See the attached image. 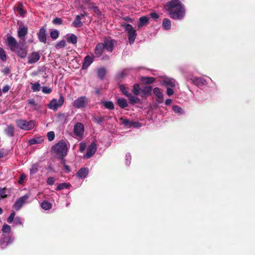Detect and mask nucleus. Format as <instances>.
<instances>
[{"label": "nucleus", "mask_w": 255, "mask_h": 255, "mask_svg": "<svg viewBox=\"0 0 255 255\" xmlns=\"http://www.w3.org/2000/svg\"><path fill=\"white\" fill-rule=\"evenodd\" d=\"M88 103L87 98L85 96H81L76 99L73 103V107L77 108H85Z\"/></svg>", "instance_id": "0eeeda50"}, {"label": "nucleus", "mask_w": 255, "mask_h": 255, "mask_svg": "<svg viewBox=\"0 0 255 255\" xmlns=\"http://www.w3.org/2000/svg\"><path fill=\"white\" fill-rule=\"evenodd\" d=\"M153 93L156 97V102L158 104H161L163 102V95L160 89L155 87L153 90Z\"/></svg>", "instance_id": "4468645a"}, {"label": "nucleus", "mask_w": 255, "mask_h": 255, "mask_svg": "<svg viewBox=\"0 0 255 255\" xmlns=\"http://www.w3.org/2000/svg\"><path fill=\"white\" fill-rule=\"evenodd\" d=\"M131 159V154L129 153H128L126 155V163L127 165H128L130 163V160Z\"/></svg>", "instance_id": "5fc2aeb1"}, {"label": "nucleus", "mask_w": 255, "mask_h": 255, "mask_svg": "<svg viewBox=\"0 0 255 255\" xmlns=\"http://www.w3.org/2000/svg\"><path fill=\"white\" fill-rule=\"evenodd\" d=\"M97 150V145L94 142L92 143L87 148V152L84 155V157L87 159L91 158Z\"/></svg>", "instance_id": "9d476101"}, {"label": "nucleus", "mask_w": 255, "mask_h": 255, "mask_svg": "<svg viewBox=\"0 0 255 255\" xmlns=\"http://www.w3.org/2000/svg\"><path fill=\"white\" fill-rule=\"evenodd\" d=\"M120 88L121 91L126 97H128V96L130 95V93L127 91L126 88L124 86L120 85Z\"/></svg>", "instance_id": "09e8293b"}, {"label": "nucleus", "mask_w": 255, "mask_h": 255, "mask_svg": "<svg viewBox=\"0 0 255 255\" xmlns=\"http://www.w3.org/2000/svg\"><path fill=\"white\" fill-rule=\"evenodd\" d=\"M105 116L103 117H93V119L94 122L96 123L97 124L101 125L103 121L105 120Z\"/></svg>", "instance_id": "58836bf2"}, {"label": "nucleus", "mask_w": 255, "mask_h": 255, "mask_svg": "<svg viewBox=\"0 0 255 255\" xmlns=\"http://www.w3.org/2000/svg\"><path fill=\"white\" fill-rule=\"evenodd\" d=\"M173 111L177 114H180V115H183L184 114V112L183 109L178 106H174L172 107Z\"/></svg>", "instance_id": "ea45409f"}, {"label": "nucleus", "mask_w": 255, "mask_h": 255, "mask_svg": "<svg viewBox=\"0 0 255 255\" xmlns=\"http://www.w3.org/2000/svg\"><path fill=\"white\" fill-rule=\"evenodd\" d=\"M28 104L33 106H36V104L35 103V101L34 99H31L28 100Z\"/></svg>", "instance_id": "338daca9"}, {"label": "nucleus", "mask_w": 255, "mask_h": 255, "mask_svg": "<svg viewBox=\"0 0 255 255\" xmlns=\"http://www.w3.org/2000/svg\"><path fill=\"white\" fill-rule=\"evenodd\" d=\"M140 88L138 84H135L133 86V93L136 96L139 95L140 92Z\"/></svg>", "instance_id": "4c0bfd02"}, {"label": "nucleus", "mask_w": 255, "mask_h": 255, "mask_svg": "<svg viewBox=\"0 0 255 255\" xmlns=\"http://www.w3.org/2000/svg\"><path fill=\"white\" fill-rule=\"evenodd\" d=\"M9 90V86L8 85H5L2 88V91L3 93H5L8 92Z\"/></svg>", "instance_id": "69168bd1"}, {"label": "nucleus", "mask_w": 255, "mask_h": 255, "mask_svg": "<svg viewBox=\"0 0 255 255\" xmlns=\"http://www.w3.org/2000/svg\"><path fill=\"white\" fill-rule=\"evenodd\" d=\"M26 176L24 174H21L19 177V180L18 181V183L19 184H21L23 183L24 180L25 179Z\"/></svg>", "instance_id": "680f3d73"}, {"label": "nucleus", "mask_w": 255, "mask_h": 255, "mask_svg": "<svg viewBox=\"0 0 255 255\" xmlns=\"http://www.w3.org/2000/svg\"><path fill=\"white\" fill-rule=\"evenodd\" d=\"M149 15L151 17V18L155 20L159 18L158 14L156 12H151L149 14Z\"/></svg>", "instance_id": "052dcab7"}, {"label": "nucleus", "mask_w": 255, "mask_h": 255, "mask_svg": "<svg viewBox=\"0 0 255 255\" xmlns=\"http://www.w3.org/2000/svg\"><path fill=\"white\" fill-rule=\"evenodd\" d=\"M131 127H133L135 128H139L142 126V124L138 122L131 121Z\"/></svg>", "instance_id": "864d4df0"}, {"label": "nucleus", "mask_w": 255, "mask_h": 255, "mask_svg": "<svg viewBox=\"0 0 255 255\" xmlns=\"http://www.w3.org/2000/svg\"><path fill=\"white\" fill-rule=\"evenodd\" d=\"M14 241V238L10 236L3 237L0 240V247L3 249L8 245L11 244Z\"/></svg>", "instance_id": "9b49d317"}, {"label": "nucleus", "mask_w": 255, "mask_h": 255, "mask_svg": "<svg viewBox=\"0 0 255 255\" xmlns=\"http://www.w3.org/2000/svg\"><path fill=\"white\" fill-rule=\"evenodd\" d=\"M17 126L21 129L29 130L33 129L35 126V122L33 120L28 122L24 120L16 121Z\"/></svg>", "instance_id": "39448f33"}, {"label": "nucleus", "mask_w": 255, "mask_h": 255, "mask_svg": "<svg viewBox=\"0 0 255 255\" xmlns=\"http://www.w3.org/2000/svg\"><path fill=\"white\" fill-rule=\"evenodd\" d=\"M59 32L57 30H54L50 32V36L53 39H56L58 37Z\"/></svg>", "instance_id": "a18cd8bd"}, {"label": "nucleus", "mask_w": 255, "mask_h": 255, "mask_svg": "<svg viewBox=\"0 0 255 255\" xmlns=\"http://www.w3.org/2000/svg\"><path fill=\"white\" fill-rule=\"evenodd\" d=\"M11 230V227L9 225H4L2 227V231L4 233H8Z\"/></svg>", "instance_id": "49530a36"}, {"label": "nucleus", "mask_w": 255, "mask_h": 255, "mask_svg": "<svg viewBox=\"0 0 255 255\" xmlns=\"http://www.w3.org/2000/svg\"><path fill=\"white\" fill-rule=\"evenodd\" d=\"M171 21L168 18H164L162 21V27L164 30H169L171 28Z\"/></svg>", "instance_id": "bb28decb"}, {"label": "nucleus", "mask_w": 255, "mask_h": 255, "mask_svg": "<svg viewBox=\"0 0 255 255\" xmlns=\"http://www.w3.org/2000/svg\"><path fill=\"white\" fill-rule=\"evenodd\" d=\"M55 181V180L54 177H49L47 178V183L48 185H52L54 184V182Z\"/></svg>", "instance_id": "6e6d98bb"}, {"label": "nucleus", "mask_w": 255, "mask_h": 255, "mask_svg": "<svg viewBox=\"0 0 255 255\" xmlns=\"http://www.w3.org/2000/svg\"><path fill=\"white\" fill-rule=\"evenodd\" d=\"M101 103L108 110H112L115 108L114 104L112 101H102Z\"/></svg>", "instance_id": "a878e982"}, {"label": "nucleus", "mask_w": 255, "mask_h": 255, "mask_svg": "<svg viewBox=\"0 0 255 255\" xmlns=\"http://www.w3.org/2000/svg\"><path fill=\"white\" fill-rule=\"evenodd\" d=\"M37 36L39 40L42 43H45L46 42V29L44 27H41L39 32L37 33Z\"/></svg>", "instance_id": "6ab92c4d"}, {"label": "nucleus", "mask_w": 255, "mask_h": 255, "mask_svg": "<svg viewBox=\"0 0 255 255\" xmlns=\"http://www.w3.org/2000/svg\"><path fill=\"white\" fill-rule=\"evenodd\" d=\"M95 56L87 55L84 59V62L82 65L83 69H86L93 62Z\"/></svg>", "instance_id": "f3484780"}, {"label": "nucleus", "mask_w": 255, "mask_h": 255, "mask_svg": "<svg viewBox=\"0 0 255 255\" xmlns=\"http://www.w3.org/2000/svg\"><path fill=\"white\" fill-rule=\"evenodd\" d=\"M120 121L121 122V123L124 125L125 127H126L128 128H131V121H130L127 119H124V118H120Z\"/></svg>", "instance_id": "2f4dec72"}, {"label": "nucleus", "mask_w": 255, "mask_h": 255, "mask_svg": "<svg viewBox=\"0 0 255 255\" xmlns=\"http://www.w3.org/2000/svg\"><path fill=\"white\" fill-rule=\"evenodd\" d=\"M173 87H168L167 88L166 94L168 96H171L174 94V91L172 89Z\"/></svg>", "instance_id": "4d7b16f0"}, {"label": "nucleus", "mask_w": 255, "mask_h": 255, "mask_svg": "<svg viewBox=\"0 0 255 255\" xmlns=\"http://www.w3.org/2000/svg\"><path fill=\"white\" fill-rule=\"evenodd\" d=\"M14 131V127L11 125H8L4 130L5 134L8 137L13 136Z\"/></svg>", "instance_id": "b1692460"}, {"label": "nucleus", "mask_w": 255, "mask_h": 255, "mask_svg": "<svg viewBox=\"0 0 255 255\" xmlns=\"http://www.w3.org/2000/svg\"><path fill=\"white\" fill-rule=\"evenodd\" d=\"M89 174V169L88 168L83 167L80 169L77 172V176L80 178H85Z\"/></svg>", "instance_id": "5701e85b"}, {"label": "nucleus", "mask_w": 255, "mask_h": 255, "mask_svg": "<svg viewBox=\"0 0 255 255\" xmlns=\"http://www.w3.org/2000/svg\"><path fill=\"white\" fill-rule=\"evenodd\" d=\"M31 88L33 92H37L39 91L41 88L39 82L38 81L34 83H31Z\"/></svg>", "instance_id": "f704fd0d"}, {"label": "nucleus", "mask_w": 255, "mask_h": 255, "mask_svg": "<svg viewBox=\"0 0 255 255\" xmlns=\"http://www.w3.org/2000/svg\"><path fill=\"white\" fill-rule=\"evenodd\" d=\"M104 50L103 43H98L95 47L94 50L95 57L99 58L102 55Z\"/></svg>", "instance_id": "a211bd4d"}, {"label": "nucleus", "mask_w": 255, "mask_h": 255, "mask_svg": "<svg viewBox=\"0 0 255 255\" xmlns=\"http://www.w3.org/2000/svg\"><path fill=\"white\" fill-rule=\"evenodd\" d=\"M125 29V31L128 33V42L130 45L132 44L137 36L136 30L133 26L130 24H123Z\"/></svg>", "instance_id": "20e7f679"}, {"label": "nucleus", "mask_w": 255, "mask_h": 255, "mask_svg": "<svg viewBox=\"0 0 255 255\" xmlns=\"http://www.w3.org/2000/svg\"><path fill=\"white\" fill-rule=\"evenodd\" d=\"M64 102V98L62 95H60L58 100L55 98L52 99L47 107L49 109L56 111L63 105Z\"/></svg>", "instance_id": "423d86ee"}, {"label": "nucleus", "mask_w": 255, "mask_h": 255, "mask_svg": "<svg viewBox=\"0 0 255 255\" xmlns=\"http://www.w3.org/2000/svg\"><path fill=\"white\" fill-rule=\"evenodd\" d=\"M164 8L173 19L181 20L185 16V8L181 0H171L166 3Z\"/></svg>", "instance_id": "f257e3e1"}, {"label": "nucleus", "mask_w": 255, "mask_h": 255, "mask_svg": "<svg viewBox=\"0 0 255 255\" xmlns=\"http://www.w3.org/2000/svg\"><path fill=\"white\" fill-rule=\"evenodd\" d=\"M14 223L15 225H22L21 219L19 217H16Z\"/></svg>", "instance_id": "13d9d810"}, {"label": "nucleus", "mask_w": 255, "mask_h": 255, "mask_svg": "<svg viewBox=\"0 0 255 255\" xmlns=\"http://www.w3.org/2000/svg\"><path fill=\"white\" fill-rule=\"evenodd\" d=\"M128 98L130 103L132 104L137 103L139 102V99L136 96L131 95L130 93V95L128 96Z\"/></svg>", "instance_id": "e433bc0d"}, {"label": "nucleus", "mask_w": 255, "mask_h": 255, "mask_svg": "<svg viewBox=\"0 0 255 255\" xmlns=\"http://www.w3.org/2000/svg\"><path fill=\"white\" fill-rule=\"evenodd\" d=\"M73 132L76 137L82 138L84 132V127L83 124L81 123H76L74 126Z\"/></svg>", "instance_id": "6e6552de"}, {"label": "nucleus", "mask_w": 255, "mask_h": 255, "mask_svg": "<svg viewBox=\"0 0 255 255\" xmlns=\"http://www.w3.org/2000/svg\"><path fill=\"white\" fill-rule=\"evenodd\" d=\"M47 138L49 141H52L54 139L55 134L53 131H49L47 134Z\"/></svg>", "instance_id": "8fccbe9b"}, {"label": "nucleus", "mask_w": 255, "mask_h": 255, "mask_svg": "<svg viewBox=\"0 0 255 255\" xmlns=\"http://www.w3.org/2000/svg\"><path fill=\"white\" fill-rule=\"evenodd\" d=\"M7 45L10 50L15 52L18 56L21 58L26 57L27 54V47L23 44L20 45L13 37H7Z\"/></svg>", "instance_id": "f03ea898"}, {"label": "nucleus", "mask_w": 255, "mask_h": 255, "mask_svg": "<svg viewBox=\"0 0 255 255\" xmlns=\"http://www.w3.org/2000/svg\"><path fill=\"white\" fill-rule=\"evenodd\" d=\"M66 45V41L65 40H62L56 43L55 47L56 48H61L64 47Z\"/></svg>", "instance_id": "c03bdc74"}, {"label": "nucleus", "mask_w": 255, "mask_h": 255, "mask_svg": "<svg viewBox=\"0 0 255 255\" xmlns=\"http://www.w3.org/2000/svg\"><path fill=\"white\" fill-rule=\"evenodd\" d=\"M97 73L98 77L101 79H103L106 74V69L104 67L100 68L98 69Z\"/></svg>", "instance_id": "72a5a7b5"}, {"label": "nucleus", "mask_w": 255, "mask_h": 255, "mask_svg": "<svg viewBox=\"0 0 255 255\" xmlns=\"http://www.w3.org/2000/svg\"><path fill=\"white\" fill-rule=\"evenodd\" d=\"M114 42V40L105 41L103 43L104 49H106L108 52H111L113 50Z\"/></svg>", "instance_id": "4be33fe9"}, {"label": "nucleus", "mask_w": 255, "mask_h": 255, "mask_svg": "<svg viewBox=\"0 0 255 255\" xmlns=\"http://www.w3.org/2000/svg\"><path fill=\"white\" fill-rule=\"evenodd\" d=\"M73 26L75 27H79L82 26L83 23L81 21V19L80 18V16L77 15L76 16L75 19L73 22Z\"/></svg>", "instance_id": "c85d7f7f"}, {"label": "nucleus", "mask_w": 255, "mask_h": 255, "mask_svg": "<svg viewBox=\"0 0 255 255\" xmlns=\"http://www.w3.org/2000/svg\"><path fill=\"white\" fill-rule=\"evenodd\" d=\"M67 41L69 43H71L73 44H75L77 42V37L74 34H71L67 38Z\"/></svg>", "instance_id": "7c9ffc66"}, {"label": "nucleus", "mask_w": 255, "mask_h": 255, "mask_svg": "<svg viewBox=\"0 0 255 255\" xmlns=\"http://www.w3.org/2000/svg\"><path fill=\"white\" fill-rule=\"evenodd\" d=\"M162 84L166 88L175 87L177 84V82L173 79L170 78H165L162 80Z\"/></svg>", "instance_id": "2eb2a0df"}, {"label": "nucleus", "mask_w": 255, "mask_h": 255, "mask_svg": "<svg viewBox=\"0 0 255 255\" xmlns=\"http://www.w3.org/2000/svg\"><path fill=\"white\" fill-rule=\"evenodd\" d=\"M5 191L4 189L0 188V197L3 198L5 196Z\"/></svg>", "instance_id": "0e129e2a"}, {"label": "nucleus", "mask_w": 255, "mask_h": 255, "mask_svg": "<svg viewBox=\"0 0 255 255\" xmlns=\"http://www.w3.org/2000/svg\"><path fill=\"white\" fill-rule=\"evenodd\" d=\"M149 18L146 16H143L139 18L137 23V27L140 28L149 23Z\"/></svg>", "instance_id": "412c9836"}, {"label": "nucleus", "mask_w": 255, "mask_h": 255, "mask_svg": "<svg viewBox=\"0 0 255 255\" xmlns=\"http://www.w3.org/2000/svg\"><path fill=\"white\" fill-rule=\"evenodd\" d=\"M117 103L120 107L124 109L128 106L127 100L124 98H119L117 100Z\"/></svg>", "instance_id": "cd10ccee"}, {"label": "nucleus", "mask_w": 255, "mask_h": 255, "mask_svg": "<svg viewBox=\"0 0 255 255\" xmlns=\"http://www.w3.org/2000/svg\"><path fill=\"white\" fill-rule=\"evenodd\" d=\"M56 157L60 159V162H61V164H63L64 166L66 164V163H65V160L64 158V157Z\"/></svg>", "instance_id": "774afa93"}, {"label": "nucleus", "mask_w": 255, "mask_h": 255, "mask_svg": "<svg viewBox=\"0 0 255 255\" xmlns=\"http://www.w3.org/2000/svg\"><path fill=\"white\" fill-rule=\"evenodd\" d=\"M22 4L21 3H19L18 6L16 8V11L21 16H23L25 13V10L22 8Z\"/></svg>", "instance_id": "79ce46f5"}, {"label": "nucleus", "mask_w": 255, "mask_h": 255, "mask_svg": "<svg viewBox=\"0 0 255 255\" xmlns=\"http://www.w3.org/2000/svg\"><path fill=\"white\" fill-rule=\"evenodd\" d=\"M62 20L61 18L56 17L52 20L53 23L56 25H60L62 23Z\"/></svg>", "instance_id": "603ef678"}, {"label": "nucleus", "mask_w": 255, "mask_h": 255, "mask_svg": "<svg viewBox=\"0 0 255 255\" xmlns=\"http://www.w3.org/2000/svg\"><path fill=\"white\" fill-rule=\"evenodd\" d=\"M191 81L192 83L200 88L207 84L206 79L202 77H194L191 79Z\"/></svg>", "instance_id": "f8f14e48"}, {"label": "nucleus", "mask_w": 255, "mask_h": 255, "mask_svg": "<svg viewBox=\"0 0 255 255\" xmlns=\"http://www.w3.org/2000/svg\"><path fill=\"white\" fill-rule=\"evenodd\" d=\"M38 170V165L37 163H35L32 165L30 169V174L31 176L34 175L37 172Z\"/></svg>", "instance_id": "c9c22d12"}, {"label": "nucleus", "mask_w": 255, "mask_h": 255, "mask_svg": "<svg viewBox=\"0 0 255 255\" xmlns=\"http://www.w3.org/2000/svg\"><path fill=\"white\" fill-rule=\"evenodd\" d=\"M52 150L55 157H65L67 154L68 147L64 141H59L52 147Z\"/></svg>", "instance_id": "7ed1b4c3"}, {"label": "nucleus", "mask_w": 255, "mask_h": 255, "mask_svg": "<svg viewBox=\"0 0 255 255\" xmlns=\"http://www.w3.org/2000/svg\"><path fill=\"white\" fill-rule=\"evenodd\" d=\"M29 197V195L26 194L17 199L15 202L13 207L16 210L18 211L21 209L23 205L26 202V201Z\"/></svg>", "instance_id": "1a4fd4ad"}, {"label": "nucleus", "mask_w": 255, "mask_h": 255, "mask_svg": "<svg viewBox=\"0 0 255 255\" xmlns=\"http://www.w3.org/2000/svg\"><path fill=\"white\" fill-rule=\"evenodd\" d=\"M151 87L150 86L142 87L140 88L139 95L143 98L149 96L151 92Z\"/></svg>", "instance_id": "aec40b11"}, {"label": "nucleus", "mask_w": 255, "mask_h": 255, "mask_svg": "<svg viewBox=\"0 0 255 255\" xmlns=\"http://www.w3.org/2000/svg\"><path fill=\"white\" fill-rule=\"evenodd\" d=\"M28 33V28L26 26H20L18 29L17 34L18 36L23 41H25V35Z\"/></svg>", "instance_id": "dca6fc26"}, {"label": "nucleus", "mask_w": 255, "mask_h": 255, "mask_svg": "<svg viewBox=\"0 0 255 255\" xmlns=\"http://www.w3.org/2000/svg\"><path fill=\"white\" fill-rule=\"evenodd\" d=\"M42 92L45 94H48L51 93L52 89L46 86H43L42 88Z\"/></svg>", "instance_id": "de8ad7c7"}, {"label": "nucleus", "mask_w": 255, "mask_h": 255, "mask_svg": "<svg viewBox=\"0 0 255 255\" xmlns=\"http://www.w3.org/2000/svg\"><path fill=\"white\" fill-rule=\"evenodd\" d=\"M40 56L38 52H32L28 57V63L34 64L38 61L40 59Z\"/></svg>", "instance_id": "ddd939ff"}, {"label": "nucleus", "mask_w": 255, "mask_h": 255, "mask_svg": "<svg viewBox=\"0 0 255 255\" xmlns=\"http://www.w3.org/2000/svg\"><path fill=\"white\" fill-rule=\"evenodd\" d=\"M6 55L3 48L0 47V58L3 62L6 60Z\"/></svg>", "instance_id": "37998d69"}, {"label": "nucleus", "mask_w": 255, "mask_h": 255, "mask_svg": "<svg viewBox=\"0 0 255 255\" xmlns=\"http://www.w3.org/2000/svg\"><path fill=\"white\" fill-rule=\"evenodd\" d=\"M44 141V138L42 136L37 137L30 139L28 143L30 145H33L35 144L41 143Z\"/></svg>", "instance_id": "393cba45"}, {"label": "nucleus", "mask_w": 255, "mask_h": 255, "mask_svg": "<svg viewBox=\"0 0 255 255\" xmlns=\"http://www.w3.org/2000/svg\"><path fill=\"white\" fill-rule=\"evenodd\" d=\"M40 206H41V207L43 209L45 210H49L52 207L51 204L50 202L46 201H43L41 203Z\"/></svg>", "instance_id": "473e14b6"}, {"label": "nucleus", "mask_w": 255, "mask_h": 255, "mask_svg": "<svg viewBox=\"0 0 255 255\" xmlns=\"http://www.w3.org/2000/svg\"><path fill=\"white\" fill-rule=\"evenodd\" d=\"M15 214L14 211H13L12 213H11V214H10L9 216L8 217V218H7V222L8 223L10 224L13 222L14 217H15Z\"/></svg>", "instance_id": "3c124183"}, {"label": "nucleus", "mask_w": 255, "mask_h": 255, "mask_svg": "<svg viewBox=\"0 0 255 255\" xmlns=\"http://www.w3.org/2000/svg\"><path fill=\"white\" fill-rule=\"evenodd\" d=\"M86 146L85 143L81 142L80 143V151L83 152L86 149Z\"/></svg>", "instance_id": "e2e57ef3"}, {"label": "nucleus", "mask_w": 255, "mask_h": 255, "mask_svg": "<svg viewBox=\"0 0 255 255\" xmlns=\"http://www.w3.org/2000/svg\"><path fill=\"white\" fill-rule=\"evenodd\" d=\"M141 80L143 83L149 84L153 83L155 81V78L153 77H142Z\"/></svg>", "instance_id": "c756f323"}, {"label": "nucleus", "mask_w": 255, "mask_h": 255, "mask_svg": "<svg viewBox=\"0 0 255 255\" xmlns=\"http://www.w3.org/2000/svg\"><path fill=\"white\" fill-rule=\"evenodd\" d=\"M92 8L94 12L98 15H101L102 14L101 11L97 6H93Z\"/></svg>", "instance_id": "bf43d9fd"}, {"label": "nucleus", "mask_w": 255, "mask_h": 255, "mask_svg": "<svg viewBox=\"0 0 255 255\" xmlns=\"http://www.w3.org/2000/svg\"><path fill=\"white\" fill-rule=\"evenodd\" d=\"M70 186V185L67 183H62L58 185L56 190H61L64 189H67Z\"/></svg>", "instance_id": "a19ab883"}]
</instances>
